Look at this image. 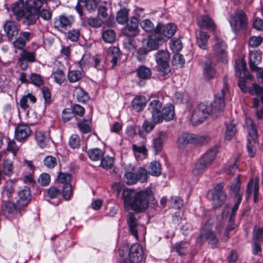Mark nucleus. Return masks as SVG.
Instances as JSON below:
<instances>
[{
  "instance_id": "f257e3e1",
  "label": "nucleus",
  "mask_w": 263,
  "mask_h": 263,
  "mask_svg": "<svg viewBox=\"0 0 263 263\" xmlns=\"http://www.w3.org/2000/svg\"><path fill=\"white\" fill-rule=\"evenodd\" d=\"M229 79L227 76L223 78V88L221 92L215 95V99L211 105V116L217 118L221 115L225 107L224 96L229 92Z\"/></svg>"
},
{
  "instance_id": "f03ea898",
  "label": "nucleus",
  "mask_w": 263,
  "mask_h": 263,
  "mask_svg": "<svg viewBox=\"0 0 263 263\" xmlns=\"http://www.w3.org/2000/svg\"><path fill=\"white\" fill-rule=\"evenodd\" d=\"M147 171L142 167L138 168L133 166L130 170L127 171L124 175V181L128 185L136 184L139 181L141 183L147 180Z\"/></svg>"
},
{
  "instance_id": "7ed1b4c3",
  "label": "nucleus",
  "mask_w": 263,
  "mask_h": 263,
  "mask_svg": "<svg viewBox=\"0 0 263 263\" xmlns=\"http://www.w3.org/2000/svg\"><path fill=\"white\" fill-rule=\"evenodd\" d=\"M246 65V63L243 59H238L235 62L236 75L239 78L238 86L243 92H248L249 88L246 86V83L247 80H251L252 78L247 71Z\"/></svg>"
},
{
  "instance_id": "20e7f679",
  "label": "nucleus",
  "mask_w": 263,
  "mask_h": 263,
  "mask_svg": "<svg viewBox=\"0 0 263 263\" xmlns=\"http://www.w3.org/2000/svg\"><path fill=\"white\" fill-rule=\"evenodd\" d=\"M157 65L155 67L158 74L160 76H165L171 72L169 65L170 54L167 50H160L155 54Z\"/></svg>"
},
{
  "instance_id": "39448f33",
  "label": "nucleus",
  "mask_w": 263,
  "mask_h": 263,
  "mask_svg": "<svg viewBox=\"0 0 263 263\" xmlns=\"http://www.w3.org/2000/svg\"><path fill=\"white\" fill-rule=\"evenodd\" d=\"M217 153V148H213L207 151L199 159L193 170V173L195 175H199L212 164Z\"/></svg>"
},
{
  "instance_id": "423d86ee",
  "label": "nucleus",
  "mask_w": 263,
  "mask_h": 263,
  "mask_svg": "<svg viewBox=\"0 0 263 263\" xmlns=\"http://www.w3.org/2000/svg\"><path fill=\"white\" fill-rule=\"evenodd\" d=\"M153 197V193L150 189L137 192L130 207L136 212H141L147 208L149 200Z\"/></svg>"
},
{
  "instance_id": "0eeeda50",
  "label": "nucleus",
  "mask_w": 263,
  "mask_h": 263,
  "mask_svg": "<svg viewBox=\"0 0 263 263\" xmlns=\"http://www.w3.org/2000/svg\"><path fill=\"white\" fill-rule=\"evenodd\" d=\"M211 115V107L204 103H200L194 110L191 120L194 125L202 123Z\"/></svg>"
},
{
  "instance_id": "6e6552de",
  "label": "nucleus",
  "mask_w": 263,
  "mask_h": 263,
  "mask_svg": "<svg viewBox=\"0 0 263 263\" xmlns=\"http://www.w3.org/2000/svg\"><path fill=\"white\" fill-rule=\"evenodd\" d=\"M232 20L230 21L231 26L235 33H237L241 28L246 29L248 24V18L246 14L242 10L236 11L232 16Z\"/></svg>"
},
{
  "instance_id": "1a4fd4ad",
  "label": "nucleus",
  "mask_w": 263,
  "mask_h": 263,
  "mask_svg": "<svg viewBox=\"0 0 263 263\" xmlns=\"http://www.w3.org/2000/svg\"><path fill=\"white\" fill-rule=\"evenodd\" d=\"M74 22L75 18L73 15L64 13L54 18V27L58 30L62 31L70 28Z\"/></svg>"
},
{
  "instance_id": "9d476101",
  "label": "nucleus",
  "mask_w": 263,
  "mask_h": 263,
  "mask_svg": "<svg viewBox=\"0 0 263 263\" xmlns=\"http://www.w3.org/2000/svg\"><path fill=\"white\" fill-rule=\"evenodd\" d=\"M213 42L212 48L214 54L218 59L224 60L227 55V46L223 40L217 35H215L213 38Z\"/></svg>"
},
{
  "instance_id": "9b49d317",
  "label": "nucleus",
  "mask_w": 263,
  "mask_h": 263,
  "mask_svg": "<svg viewBox=\"0 0 263 263\" xmlns=\"http://www.w3.org/2000/svg\"><path fill=\"white\" fill-rule=\"evenodd\" d=\"M223 183H218L214 187V192L212 194V201L214 206L215 208L221 206L226 201L227 195L223 191Z\"/></svg>"
},
{
  "instance_id": "f8f14e48",
  "label": "nucleus",
  "mask_w": 263,
  "mask_h": 263,
  "mask_svg": "<svg viewBox=\"0 0 263 263\" xmlns=\"http://www.w3.org/2000/svg\"><path fill=\"white\" fill-rule=\"evenodd\" d=\"M36 61V52L35 51H28L27 49H23L20 53L18 58V62L21 68L25 70L28 67L27 63H33Z\"/></svg>"
},
{
  "instance_id": "ddd939ff",
  "label": "nucleus",
  "mask_w": 263,
  "mask_h": 263,
  "mask_svg": "<svg viewBox=\"0 0 263 263\" xmlns=\"http://www.w3.org/2000/svg\"><path fill=\"white\" fill-rule=\"evenodd\" d=\"M163 102L160 99L152 100L148 105V109L152 114V120L154 123L161 119L160 115L163 108Z\"/></svg>"
},
{
  "instance_id": "4468645a",
  "label": "nucleus",
  "mask_w": 263,
  "mask_h": 263,
  "mask_svg": "<svg viewBox=\"0 0 263 263\" xmlns=\"http://www.w3.org/2000/svg\"><path fill=\"white\" fill-rule=\"evenodd\" d=\"M177 28V26L173 23H169L166 25L158 24L155 27V33L169 39L174 35Z\"/></svg>"
},
{
  "instance_id": "2eb2a0df",
  "label": "nucleus",
  "mask_w": 263,
  "mask_h": 263,
  "mask_svg": "<svg viewBox=\"0 0 263 263\" xmlns=\"http://www.w3.org/2000/svg\"><path fill=\"white\" fill-rule=\"evenodd\" d=\"M138 20L136 17H131L129 23L122 29V32L125 36L135 37L139 33Z\"/></svg>"
},
{
  "instance_id": "dca6fc26",
  "label": "nucleus",
  "mask_w": 263,
  "mask_h": 263,
  "mask_svg": "<svg viewBox=\"0 0 263 263\" xmlns=\"http://www.w3.org/2000/svg\"><path fill=\"white\" fill-rule=\"evenodd\" d=\"M32 130L26 124H19L15 128V138L20 142H24L31 135Z\"/></svg>"
},
{
  "instance_id": "f3484780",
  "label": "nucleus",
  "mask_w": 263,
  "mask_h": 263,
  "mask_svg": "<svg viewBox=\"0 0 263 263\" xmlns=\"http://www.w3.org/2000/svg\"><path fill=\"white\" fill-rule=\"evenodd\" d=\"M18 199L17 200V208L19 209L26 206L31 200V194L30 189L25 186L18 192Z\"/></svg>"
},
{
  "instance_id": "a211bd4d",
  "label": "nucleus",
  "mask_w": 263,
  "mask_h": 263,
  "mask_svg": "<svg viewBox=\"0 0 263 263\" xmlns=\"http://www.w3.org/2000/svg\"><path fill=\"white\" fill-rule=\"evenodd\" d=\"M128 259L139 263L143 258V250L139 243H134L129 250Z\"/></svg>"
},
{
  "instance_id": "6ab92c4d",
  "label": "nucleus",
  "mask_w": 263,
  "mask_h": 263,
  "mask_svg": "<svg viewBox=\"0 0 263 263\" xmlns=\"http://www.w3.org/2000/svg\"><path fill=\"white\" fill-rule=\"evenodd\" d=\"M200 237L208 241L211 245H215L218 242L215 233L211 229V225L208 223L205 224L201 230Z\"/></svg>"
},
{
  "instance_id": "aec40b11",
  "label": "nucleus",
  "mask_w": 263,
  "mask_h": 263,
  "mask_svg": "<svg viewBox=\"0 0 263 263\" xmlns=\"http://www.w3.org/2000/svg\"><path fill=\"white\" fill-rule=\"evenodd\" d=\"M3 28L8 40H11L16 36L20 30V27L13 21H7L3 25Z\"/></svg>"
},
{
  "instance_id": "412c9836",
  "label": "nucleus",
  "mask_w": 263,
  "mask_h": 263,
  "mask_svg": "<svg viewBox=\"0 0 263 263\" xmlns=\"http://www.w3.org/2000/svg\"><path fill=\"white\" fill-rule=\"evenodd\" d=\"M252 191H253L254 201L257 202L258 200V192H259V182L258 180L254 181L253 178H251L247 185V188L246 192V200H248Z\"/></svg>"
},
{
  "instance_id": "4be33fe9",
  "label": "nucleus",
  "mask_w": 263,
  "mask_h": 263,
  "mask_svg": "<svg viewBox=\"0 0 263 263\" xmlns=\"http://www.w3.org/2000/svg\"><path fill=\"white\" fill-rule=\"evenodd\" d=\"M11 8L14 15L16 16V20L18 21L22 19L24 13L28 9L26 3H24V0H18L12 5Z\"/></svg>"
},
{
  "instance_id": "5701e85b",
  "label": "nucleus",
  "mask_w": 263,
  "mask_h": 263,
  "mask_svg": "<svg viewBox=\"0 0 263 263\" xmlns=\"http://www.w3.org/2000/svg\"><path fill=\"white\" fill-rule=\"evenodd\" d=\"M164 42V39L158 33H155L148 37L146 47L151 51L158 49L159 46Z\"/></svg>"
},
{
  "instance_id": "b1692460",
  "label": "nucleus",
  "mask_w": 263,
  "mask_h": 263,
  "mask_svg": "<svg viewBox=\"0 0 263 263\" xmlns=\"http://www.w3.org/2000/svg\"><path fill=\"white\" fill-rule=\"evenodd\" d=\"M175 109L174 106L172 104H168L163 106V108L161 113L160 115L161 118L159 121H156V123H160L163 120L166 121H170L173 120L175 117Z\"/></svg>"
},
{
  "instance_id": "393cba45",
  "label": "nucleus",
  "mask_w": 263,
  "mask_h": 263,
  "mask_svg": "<svg viewBox=\"0 0 263 263\" xmlns=\"http://www.w3.org/2000/svg\"><path fill=\"white\" fill-rule=\"evenodd\" d=\"M262 60V53L260 50H254L250 52V61L249 62L251 70H258L259 64Z\"/></svg>"
},
{
  "instance_id": "a878e982",
  "label": "nucleus",
  "mask_w": 263,
  "mask_h": 263,
  "mask_svg": "<svg viewBox=\"0 0 263 263\" xmlns=\"http://www.w3.org/2000/svg\"><path fill=\"white\" fill-rule=\"evenodd\" d=\"M126 221L130 233L137 239L138 237L137 227L138 219L133 212H129L126 216Z\"/></svg>"
},
{
  "instance_id": "bb28decb",
  "label": "nucleus",
  "mask_w": 263,
  "mask_h": 263,
  "mask_svg": "<svg viewBox=\"0 0 263 263\" xmlns=\"http://www.w3.org/2000/svg\"><path fill=\"white\" fill-rule=\"evenodd\" d=\"M39 17V12L28 9L26 12L24 13L23 17H22V22L24 24L30 26L34 24Z\"/></svg>"
},
{
  "instance_id": "cd10ccee",
  "label": "nucleus",
  "mask_w": 263,
  "mask_h": 263,
  "mask_svg": "<svg viewBox=\"0 0 263 263\" xmlns=\"http://www.w3.org/2000/svg\"><path fill=\"white\" fill-rule=\"evenodd\" d=\"M196 36L198 46L203 49H206L208 41L210 38L209 34L205 31L199 30L196 31Z\"/></svg>"
},
{
  "instance_id": "c85d7f7f",
  "label": "nucleus",
  "mask_w": 263,
  "mask_h": 263,
  "mask_svg": "<svg viewBox=\"0 0 263 263\" xmlns=\"http://www.w3.org/2000/svg\"><path fill=\"white\" fill-rule=\"evenodd\" d=\"M120 57L121 53L119 48L112 47L108 49L107 58L108 60L110 61L113 66H115L117 64Z\"/></svg>"
},
{
  "instance_id": "c756f323",
  "label": "nucleus",
  "mask_w": 263,
  "mask_h": 263,
  "mask_svg": "<svg viewBox=\"0 0 263 263\" xmlns=\"http://www.w3.org/2000/svg\"><path fill=\"white\" fill-rule=\"evenodd\" d=\"M137 195L135 191L130 189H124L122 193V198L125 207L127 205L130 206L131 204Z\"/></svg>"
},
{
  "instance_id": "7c9ffc66",
  "label": "nucleus",
  "mask_w": 263,
  "mask_h": 263,
  "mask_svg": "<svg viewBox=\"0 0 263 263\" xmlns=\"http://www.w3.org/2000/svg\"><path fill=\"white\" fill-rule=\"evenodd\" d=\"M146 104V99L144 96H137L132 101V107L137 111H141Z\"/></svg>"
},
{
  "instance_id": "2f4dec72",
  "label": "nucleus",
  "mask_w": 263,
  "mask_h": 263,
  "mask_svg": "<svg viewBox=\"0 0 263 263\" xmlns=\"http://www.w3.org/2000/svg\"><path fill=\"white\" fill-rule=\"evenodd\" d=\"M198 25L203 28H215V25L213 20L208 16H202L197 19Z\"/></svg>"
},
{
  "instance_id": "473e14b6",
  "label": "nucleus",
  "mask_w": 263,
  "mask_h": 263,
  "mask_svg": "<svg viewBox=\"0 0 263 263\" xmlns=\"http://www.w3.org/2000/svg\"><path fill=\"white\" fill-rule=\"evenodd\" d=\"M133 151L136 158L138 160H143L147 156V149L145 145L137 146L133 144Z\"/></svg>"
},
{
  "instance_id": "72a5a7b5",
  "label": "nucleus",
  "mask_w": 263,
  "mask_h": 263,
  "mask_svg": "<svg viewBox=\"0 0 263 263\" xmlns=\"http://www.w3.org/2000/svg\"><path fill=\"white\" fill-rule=\"evenodd\" d=\"M194 134L184 133L178 140V144L180 147H183L189 143L194 144Z\"/></svg>"
},
{
  "instance_id": "f704fd0d",
  "label": "nucleus",
  "mask_w": 263,
  "mask_h": 263,
  "mask_svg": "<svg viewBox=\"0 0 263 263\" xmlns=\"http://www.w3.org/2000/svg\"><path fill=\"white\" fill-rule=\"evenodd\" d=\"M246 123L247 124V128L250 136L249 138L251 140L257 141L258 133L254 122L251 119L249 118L247 119Z\"/></svg>"
},
{
  "instance_id": "c9c22d12",
  "label": "nucleus",
  "mask_w": 263,
  "mask_h": 263,
  "mask_svg": "<svg viewBox=\"0 0 263 263\" xmlns=\"http://www.w3.org/2000/svg\"><path fill=\"white\" fill-rule=\"evenodd\" d=\"M216 72L214 65L211 60L204 63L203 74L207 79H213L215 76Z\"/></svg>"
},
{
  "instance_id": "e433bc0d",
  "label": "nucleus",
  "mask_w": 263,
  "mask_h": 263,
  "mask_svg": "<svg viewBox=\"0 0 263 263\" xmlns=\"http://www.w3.org/2000/svg\"><path fill=\"white\" fill-rule=\"evenodd\" d=\"M137 77L141 79L147 80L150 78L152 75L151 69L145 66L141 65L136 70Z\"/></svg>"
},
{
  "instance_id": "4c0bfd02",
  "label": "nucleus",
  "mask_w": 263,
  "mask_h": 263,
  "mask_svg": "<svg viewBox=\"0 0 263 263\" xmlns=\"http://www.w3.org/2000/svg\"><path fill=\"white\" fill-rule=\"evenodd\" d=\"M87 155L92 161H99L103 158L104 152L103 150L98 148L89 149L87 152Z\"/></svg>"
},
{
  "instance_id": "58836bf2",
  "label": "nucleus",
  "mask_w": 263,
  "mask_h": 263,
  "mask_svg": "<svg viewBox=\"0 0 263 263\" xmlns=\"http://www.w3.org/2000/svg\"><path fill=\"white\" fill-rule=\"evenodd\" d=\"M148 173L154 176H159L161 173V166L160 163L155 161L150 163L148 167Z\"/></svg>"
},
{
  "instance_id": "ea45409f",
  "label": "nucleus",
  "mask_w": 263,
  "mask_h": 263,
  "mask_svg": "<svg viewBox=\"0 0 263 263\" xmlns=\"http://www.w3.org/2000/svg\"><path fill=\"white\" fill-rule=\"evenodd\" d=\"M29 100L31 103H34L36 101V99L32 94L28 93L27 95L22 97L20 100V106L24 110H26L29 107L28 101Z\"/></svg>"
},
{
  "instance_id": "a19ab883",
  "label": "nucleus",
  "mask_w": 263,
  "mask_h": 263,
  "mask_svg": "<svg viewBox=\"0 0 263 263\" xmlns=\"http://www.w3.org/2000/svg\"><path fill=\"white\" fill-rule=\"evenodd\" d=\"M14 192V187L13 181L11 180L6 181L3 187L2 192L3 196L5 195L8 198H9L12 196Z\"/></svg>"
},
{
  "instance_id": "79ce46f5",
  "label": "nucleus",
  "mask_w": 263,
  "mask_h": 263,
  "mask_svg": "<svg viewBox=\"0 0 263 263\" xmlns=\"http://www.w3.org/2000/svg\"><path fill=\"white\" fill-rule=\"evenodd\" d=\"M152 122H149L147 120H145L143 122L142 127L139 130V134L140 136H142L145 134H148L151 132L154 128L155 125L157 123Z\"/></svg>"
},
{
  "instance_id": "37998d69",
  "label": "nucleus",
  "mask_w": 263,
  "mask_h": 263,
  "mask_svg": "<svg viewBox=\"0 0 263 263\" xmlns=\"http://www.w3.org/2000/svg\"><path fill=\"white\" fill-rule=\"evenodd\" d=\"M35 138L40 147L45 148L48 142V138L45 136V134L42 131H37L35 133Z\"/></svg>"
},
{
  "instance_id": "c03bdc74",
  "label": "nucleus",
  "mask_w": 263,
  "mask_h": 263,
  "mask_svg": "<svg viewBox=\"0 0 263 263\" xmlns=\"http://www.w3.org/2000/svg\"><path fill=\"white\" fill-rule=\"evenodd\" d=\"M236 122L233 120L229 125L227 126V129L225 134V139L227 140H230L236 133Z\"/></svg>"
},
{
  "instance_id": "a18cd8bd",
  "label": "nucleus",
  "mask_w": 263,
  "mask_h": 263,
  "mask_svg": "<svg viewBox=\"0 0 263 263\" xmlns=\"http://www.w3.org/2000/svg\"><path fill=\"white\" fill-rule=\"evenodd\" d=\"M128 10L124 8L121 9L117 13L116 20L118 23L124 24L128 20Z\"/></svg>"
},
{
  "instance_id": "49530a36",
  "label": "nucleus",
  "mask_w": 263,
  "mask_h": 263,
  "mask_svg": "<svg viewBox=\"0 0 263 263\" xmlns=\"http://www.w3.org/2000/svg\"><path fill=\"white\" fill-rule=\"evenodd\" d=\"M87 23L93 28H98L102 26L104 23V20L99 17L90 16L87 18Z\"/></svg>"
},
{
  "instance_id": "de8ad7c7",
  "label": "nucleus",
  "mask_w": 263,
  "mask_h": 263,
  "mask_svg": "<svg viewBox=\"0 0 263 263\" xmlns=\"http://www.w3.org/2000/svg\"><path fill=\"white\" fill-rule=\"evenodd\" d=\"M258 145L257 141L251 140L248 138L247 148L249 155L251 157H254L256 152V146Z\"/></svg>"
},
{
  "instance_id": "09e8293b",
  "label": "nucleus",
  "mask_w": 263,
  "mask_h": 263,
  "mask_svg": "<svg viewBox=\"0 0 263 263\" xmlns=\"http://www.w3.org/2000/svg\"><path fill=\"white\" fill-rule=\"evenodd\" d=\"M102 0H86L83 2L85 9L90 13L94 12L97 10L98 4Z\"/></svg>"
},
{
  "instance_id": "8fccbe9b",
  "label": "nucleus",
  "mask_w": 263,
  "mask_h": 263,
  "mask_svg": "<svg viewBox=\"0 0 263 263\" xmlns=\"http://www.w3.org/2000/svg\"><path fill=\"white\" fill-rule=\"evenodd\" d=\"M90 120L84 119L82 121L77 123L79 130L83 134H87L91 132V127L89 125Z\"/></svg>"
},
{
  "instance_id": "3c124183",
  "label": "nucleus",
  "mask_w": 263,
  "mask_h": 263,
  "mask_svg": "<svg viewBox=\"0 0 263 263\" xmlns=\"http://www.w3.org/2000/svg\"><path fill=\"white\" fill-rule=\"evenodd\" d=\"M80 31L78 29H72L68 31L66 34L67 39L73 42H77L80 36Z\"/></svg>"
},
{
  "instance_id": "603ef678",
  "label": "nucleus",
  "mask_w": 263,
  "mask_h": 263,
  "mask_svg": "<svg viewBox=\"0 0 263 263\" xmlns=\"http://www.w3.org/2000/svg\"><path fill=\"white\" fill-rule=\"evenodd\" d=\"M3 171L5 175L11 176L13 173V166L10 160H5L3 162Z\"/></svg>"
},
{
  "instance_id": "864d4df0",
  "label": "nucleus",
  "mask_w": 263,
  "mask_h": 263,
  "mask_svg": "<svg viewBox=\"0 0 263 263\" xmlns=\"http://www.w3.org/2000/svg\"><path fill=\"white\" fill-rule=\"evenodd\" d=\"M102 39L106 43H112L115 40L116 33L112 30H106L102 33Z\"/></svg>"
},
{
  "instance_id": "5fc2aeb1",
  "label": "nucleus",
  "mask_w": 263,
  "mask_h": 263,
  "mask_svg": "<svg viewBox=\"0 0 263 263\" xmlns=\"http://www.w3.org/2000/svg\"><path fill=\"white\" fill-rule=\"evenodd\" d=\"M31 83L36 86H41L44 84V79L40 74L32 73L30 74Z\"/></svg>"
},
{
  "instance_id": "6e6d98bb",
  "label": "nucleus",
  "mask_w": 263,
  "mask_h": 263,
  "mask_svg": "<svg viewBox=\"0 0 263 263\" xmlns=\"http://www.w3.org/2000/svg\"><path fill=\"white\" fill-rule=\"evenodd\" d=\"M152 147L155 155H158L163 149V141L161 138H154Z\"/></svg>"
},
{
  "instance_id": "4d7b16f0",
  "label": "nucleus",
  "mask_w": 263,
  "mask_h": 263,
  "mask_svg": "<svg viewBox=\"0 0 263 263\" xmlns=\"http://www.w3.org/2000/svg\"><path fill=\"white\" fill-rule=\"evenodd\" d=\"M82 78V73L77 70H70L68 73V79L70 82L74 83Z\"/></svg>"
},
{
  "instance_id": "13d9d810",
  "label": "nucleus",
  "mask_w": 263,
  "mask_h": 263,
  "mask_svg": "<svg viewBox=\"0 0 263 263\" xmlns=\"http://www.w3.org/2000/svg\"><path fill=\"white\" fill-rule=\"evenodd\" d=\"M43 0H26V3L28 9L39 12V9L42 5Z\"/></svg>"
},
{
  "instance_id": "bf43d9fd",
  "label": "nucleus",
  "mask_w": 263,
  "mask_h": 263,
  "mask_svg": "<svg viewBox=\"0 0 263 263\" xmlns=\"http://www.w3.org/2000/svg\"><path fill=\"white\" fill-rule=\"evenodd\" d=\"M114 163L112 157L106 156L101 159V166L104 169L109 170L112 168Z\"/></svg>"
},
{
  "instance_id": "052dcab7",
  "label": "nucleus",
  "mask_w": 263,
  "mask_h": 263,
  "mask_svg": "<svg viewBox=\"0 0 263 263\" xmlns=\"http://www.w3.org/2000/svg\"><path fill=\"white\" fill-rule=\"evenodd\" d=\"M72 178V175L68 173H59L58 176V180L59 183L65 185L66 183H70Z\"/></svg>"
},
{
  "instance_id": "680f3d73",
  "label": "nucleus",
  "mask_w": 263,
  "mask_h": 263,
  "mask_svg": "<svg viewBox=\"0 0 263 263\" xmlns=\"http://www.w3.org/2000/svg\"><path fill=\"white\" fill-rule=\"evenodd\" d=\"M194 144H205L208 143L211 140L209 136L204 135H194Z\"/></svg>"
},
{
  "instance_id": "e2e57ef3",
  "label": "nucleus",
  "mask_w": 263,
  "mask_h": 263,
  "mask_svg": "<svg viewBox=\"0 0 263 263\" xmlns=\"http://www.w3.org/2000/svg\"><path fill=\"white\" fill-rule=\"evenodd\" d=\"M149 51L147 47H141L136 51V57L139 61H144L146 55Z\"/></svg>"
},
{
  "instance_id": "0e129e2a",
  "label": "nucleus",
  "mask_w": 263,
  "mask_h": 263,
  "mask_svg": "<svg viewBox=\"0 0 263 263\" xmlns=\"http://www.w3.org/2000/svg\"><path fill=\"white\" fill-rule=\"evenodd\" d=\"M140 26L141 28L147 32H150L154 30L155 28L154 27V25L153 23L149 20H143L140 23Z\"/></svg>"
},
{
  "instance_id": "69168bd1",
  "label": "nucleus",
  "mask_w": 263,
  "mask_h": 263,
  "mask_svg": "<svg viewBox=\"0 0 263 263\" xmlns=\"http://www.w3.org/2000/svg\"><path fill=\"white\" fill-rule=\"evenodd\" d=\"M248 92L251 95L254 93L257 96H261L263 94V87L257 83H254L252 84V87L249 89Z\"/></svg>"
},
{
  "instance_id": "338daca9",
  "label": "nucleus",
  "mask_w": 263,
  "mask_h": 263,
  "mask_svg": "<svg viewBox=\"0 0 263 263\" xmlns=\"http://www.w3.org/2000/svg\"><path fill=\"white\" fill-rule=\"evenodd\" d=\"M80 139L77 134L72 135L69 140V144L72 148H78L80 146Z\"/></svg>"
},
{
  "instance_id": "774afa93",
  "label": "nucleus",
  "mask_w": 263,
  "mask_h": 263,
  "mask_svg": "<svg viewBox=\"0 0 263 263\" xmlns=\"http://www.w3.org/2000/svg\"><path fill=\"white\" fill-rule=\"evenodd\" d=\"M55 81L58 84H62L65 80L64 71L61 69H57L53 73Z\"/></svg>"
}]
</instances>
